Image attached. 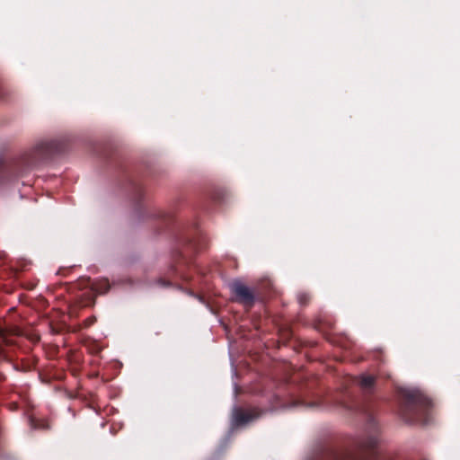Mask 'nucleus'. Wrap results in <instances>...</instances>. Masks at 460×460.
Listing matches in <instances>:
<instances>
[{"label": "nucleus", "instance_id": "nucleus-1", "mask_svg": "<svg viewBox=\"0 0 460 460\" xmlns=\"http://www.w3.org/2000/svg\"><path fill=\"white\" fill-rule=\"evenodd\" d=\"M231 289L238 302L244 305L252 304L254 296L252 290L247 286L238 282L234 283Z\"/></svg>", "mask_w": 460, "mask_h": 460}, {"label": "nucleus", "instance_id": "nucleus-2", "mask_svg": "<svg viewBox=\"0 0 460 460\" xmlns=\"http://www.w3.org/2000/svg\"><path fill=\"white\" fill-rule=\"evenodd\" d=\"M375 378L372 376L363 375L360 376V385L364 389H369L373 386Z\"/></svg>", "mask_w": 460, "mask_h": 460}, {"label": "nucleus", "instance_id": "nucleus-3", "mask_svg": "<svg viewBox=\"0 0 460 460\" xmlns=\"http://www.w3.org/2000/svg\"><path fill=\"white\" fill-rule=\"evenodd\" d=\"M253 419L254 417L249 412H239L235 415V420L240 424L247 423Z\"/></svg>", "mask_w": 460, "mask_h": 460}, {"label": "nucleus", "instance_id": "nucleus-4", "mask_svg": "<svg viewBox=\"0 0 460 460\" xmlns=\"http://www.w3.org/2000/svg\"><path fill=\"white\" fill-rule=\"evenodd\" d=\"M32 419L31 418V420H30V423H31V427L32 426Z\"/></svg>", "mask_w": 460, "mask_h": 460}]
</instances>
